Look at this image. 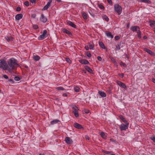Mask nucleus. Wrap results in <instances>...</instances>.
Returning <instances> with one entry per match:
<instances>
[{"label":"nucleus","mask_w":155,"mask_h":155,"mask_svg":"<svg viewBox=\"0 0 155 155\" xmlns=\"http://www.w3.org/2000/svg\"><path fill=\"white\" fill-rule=\"evenodd\" d=\"M40 19L41 22L43 23H45L47 20V18L43 14L41 15Z\"/></svg>","instance_id":"nucleus-8"},{"label":"nucleus","mask_w":155,"mask_h":155,"mask_svg":"<svg viewBox=\"0 0 155 155\" xmlns=\"http://www.w3.org/2000/svg\"><path fill=\"white\" fill-rule=\"evenodd\" d=\"M99 44L100 47H101L102 48L104 49L105 48V47L104 44V43L101 41H99Z\"/></svg>","instance_id":"nucleus-22"},{"label":"nucleus","mask_w":155,"mask_h":155,"mask_svg":"<svg viewBox=\"0 0 155 155\" xmlns=\"http://www.w3.org/2000/svg\"><path fill=\"white\" fill-rule=\"evenodd\" d=\"M152 81H153V82L154 83H155V79L153 78L152 79Z\"/></svg>","instance_id":"nucleus-62"},{"label":"nucleus","mask_w":155,"mask_h":155,"mask_svg":"<svg viewBox=\"0 0 155 155\" xmlns=\"http://www.w3.org/2000/svg\"><path fill=\"white\" fill-rule=\"evenodd\" d=\"M5 39L8 42H9L10 41L11 39H12V37H10L9 38L7 36L5 37Z\"/></svg>","instance_id":"nucleus-37"},{"label":"nucleus","mask_w":155,"mask_h":155,"mask_svg":"<svg viewBox=\"0 0 155 155\" xmlns=\"http://www.w3.org/2000/svg\"><path fill=\"white\" fill-rule=\"evenodd\" d=\"M120 44H117L116 45V48H115V51H117L118 50H120Z\"/></svg>","instance_id":"nucleus-30"},{"label":"nucleus","mask_w":155,"mask_h":155,"mask_svg":"<svg viewBox=\"0 0 155 155\" xmlns=\"http://www.w3.org/2000/svg\"><path fill=\"white\" fill-rule=\"evenodd\" d=\"M140 1L141 2H144L148 4H150L151 1L150 0H140Z\"/></svg>","instance_id":"nucleus-26"},{"label":"nucleus","mask_w":155,"mask_h":155,"mask_svg":"<svg viewBox=\"0 0 155 155\" xmlns=\"http://www.w3.org/2000/svg\"><path fill=\"white\" fill-rule=\"evenodd\" d=\"M103 19L105 21L108 22L109 21V18L106 15H104L103 16Z\"/></svg>","instance_id":"nucleus-28"},{"label":"nucleus","mask_w":155,"mask_h":155,"mask_svg":"<svg viewBox=\"0 0 155 155\" xmlns=\"http://www.w3.org/2000/svg\"><path fill=\"white\" fill-rule=\"evenodd\" d=\"M52 1H50L48 2L47 4L42 9V10H47L50 6L51 4V2Z\"/></svg>","instance_id":"nucleus-11"},{"label":"nucleus","mask_w":155,"mask_h":155,"mask_svg":"<svg viewBox=\"0 0 155 155\" xmlns=\"http://www.w3.org/2000/svg\"><path fill=\"white\" fill-rule=\"evenodd\" d=\"M62 31L64 33H65L68 35H72V34L71 32L69 31H68V30H67V29H66L65 28H63L62 30Z\"/></svg>","instance_id":"nucleus-16"},{"label":"nucleus","mask_w":155,"mask_h":155,"mask_svg":"<svg viewBox=\"0 0 155 155\" xmlns=\"http://www.w3.org/2000/svg\"><path fill=\"white\" fill-rule=\"evenodd\" d=\"M73 126L78 129H83L84 128L83 126L80 124L77 123H74V124Z\"/></svg>","instance_id":"nucleus-9"},{"label":"nucleus","mask_w":155,"mask_h":155,"mask_svg":"<svg viewBox=\"0 0 155 155\" xmlns=\"http://www.w3.org/2000/svg\"><path fill=\"white\" fill-rule=\"evenodd\" d=\"M21 10V8L19 7H17L16 10L17 11H19Z\"/></svg>","instance_id":"nucleus-53"},{"label":"nucleus","mask_w":155,"mask_h":155,"mask_svg":"<svg viewBox=\"0 0 155 155\" xmlns=\"http://www.w3.org/2000/svg\"><path fill=\"white\" fill-rule=\"evenodd\" d=\"M118 75L121 78H123L124 77V74L123 73H118Z\"/></svg>","instance_id":"nucleus-44"},{"label":"nucleus","mask_w":155,"mask_h":155,"mask_svg":"<svg viewBox=\"0 0 155 155\" xmlns=\"http://www.w3.org/2000/svg\"><path fill=\"white\" fill-rule=\"evenodd\" d=\"M97 59L98 60H99L100 61H101L102 60V58L100 56H98L97 57Z\"/></svg>","instance_id":"nucleus-51"},{"label":"nucleus","mask_w":155,"mask_h":155,"mask_svg":"<svg viewBox=\"0 0 155 155\" xmlns=\"http://www.w3.org/2000/svg\"><path fill=\"white\" fill-rule=\"evenodd\" d=\"M119 118L121 120L123 121L125 119L124 117L122 115H120L119 116Z\"/></svg>","instance_id":"nucleus-41"},{"label":"nucleus","mask_w":155,"mask_h":155,"mask_svg":"<svg viewBox=\"0 0 155 155\" xmlns=\"http://www.w3.org/2000/svg\"><path fill=\"white\" fill-rule=\"evenodd\" d=\"M25 5L27 6H28L29 5V3L28 1H26L24 3Z\"/></svg>","instance_id":"nucleus-46"},{"label":"nucleus","mask_w":155,"mask_h":155,"mask_svg":"<svg viewBox=\"0 0 155 155\" xmlns=\"http://www.w3.org/2000/svg\"><path fill=\"white\" fill-rule=\"evenodd\" d=\"M150 139L152 140L154 143H155V136H152L151 137H150Z\"/></svg>","instance_id":"nucleus-33"},{"label":"nucleus","mask_w":155,"mask_h":155,"mask_svg":"<svg viewBox=\"0 0 155 155\" xmlns=\"http://www.w3.org/2000/svg\"><path fill=\"white\" fill-rule=\"evenodd\" d=\"M110 141H112L114 142H115V140H114V139H110Z\"/></svg>","instance_id":"nucleus-60"},{"label":"nucleus","mask_w":155,"mask_h":155,"mask_svg":"<svg viewBox=\"0 0 155 155\" xmlns=\"http://www.w3.org/2000/svg\"><path fill=\"white\" fill-rule=\"evenodd\" d=\"M23 17V15L21 14H19L16 15L15 18L16 20H19Z\"/></svg>","instance_id":"nucleus-17"},{"label":"nucleus","mask_w":155,"mask_h":155,"mask_svg":"<svg viewBox=\"0 0 155 155\" xmlns=\"http://www.w3.org/2000/svg\"><path fill=\"white\" fill-rule=\"evenodd\" d=\"M89 47L90 49L94 50V45L92 44L89 45Z\"/></svg>","instance_id":"nucleus-35"},{"label":"nucleus","mask_w":155,"mask_h":155,"mask_svg":"<svg viewBox=\"0 0 155 155\" xmlns=\"http://www.w3.org/2000/svg\"><path fill=\"white\" fill-rule=\"evenodd\" d=\"M67 24L73 28H76V25L72 21L67 20L66 21Z\"/></svg>","instance_id":"nucleus-13"},{"label":"nucleus","mask_w":155,"mask_h":155,"mask_svg":"<svg viewBox=\"0 0 155 155\" xmlns=\"http://www.w3.org/2000/svg\"><path fill=\"white\" fill-rule=\"evenodd\" d=\"M14 80L17 81H18L20 80L19 77L18 76H15L14 77Z\"/></svg>","instance_id":"nucleus-43"},{"label":"nucleus","mask_w":155,"mask_h":155,"mask_svg":"<svg viewBox=\"0 0 155 155\" xmlns=\"http://www.w3.org/2000/svg\"><path fill=\"white\" fill-rule=\"evenodd\" d=\"M120 65H121V66L124 67L126 68L127 67V65L126 64H125L122 61H121L120 63Z\"/></svg>","instance_id":"nucleus-34"},{"label":"nucleus","mask_w":155,"mask_h":155,"mask_svg":"<svg viewBox=\"0 0 155 155\" xmlns=\"http://www.w3.org/2000/svg\"><path fill=\"white\" fill-rule=\"evenodd\" d=\"M144 50L145 51H146L147 53L151 55H154V53L149 49L145 48H144Z\"/></svg>","instance_id":"nucleus-19"},{"label":"nucleus","mask_w":155,"mask_h":155,"mask_svg":"<svg viewBox=\"0 0 155 155\" xmlns=\"http://www.w3.org/2000/svg\"><path fill=\"white\" fill-rule=\"evenodd\" d=\"M33 58L34 60L35 61H38L40 60V57L39 56L36 55L34 56Z\"/></svg>","instance_id":"nucleus-25"},{"label":"nucleus","mask_w":155,"mask_h":155,"mask_svg":"<svg viewBox=\"0 0 155 155\" xmlns=\"http://www.w3.org/2000/svg\"><path fill=\"white\" fill-rule=\"evenodd\" d=\"M84 68L86 70L90 73H93V70L88 66L85 65Z\"/></svg>","instance_id":"nucleus-18"},{"label":"nucleus","mask_w":155,"mask_h":155,"mask_svg":"<svg viewBox=\"0 0 155 155\" xmlns=\"http://www.w3.org/2000/svg\"><path fill=\"white\" fill-rule=\"evenodd\" d=\"M107 1L111 5H112V2L111 0H107Z\"/></svg>","instance_id":"nucleus-52"},{"label":"nucleus","mask_w":155,"mask_h":155,"mask_svg":"<svg viewBox=\"0 0 155 155\" xmlns=\"http://www.w3.org/2000/svg\"><path fill=\"white\" fill-rule=\"evenodd\" d=\"M117 84L119 86L121 87L124 88L126 89L127 87L126 85H125L124 84L121 82L120 81H119L117 80L116 81Z\"/></svg>","instance_id":"nucleus-7"},{"label":"nucleus","mask_w":155,"mask_h":155,"mask_svg":"<svg viewBox=\"0 0 155 155\" xmlns=\"http://www.w3.org/2000/svg\"><path fill=\"white\" fill-rule=\"evenodd\" d=\"M3 77L6 79H8V77L6 75H5V74H4L3 75Z\"/></svg>","instance_id":"nucleus-55"},{"label":"nucleus","mask_w":155,"mask_h":155,"mask_svg":"<svg viewBox=\"0 0 155 155\" xmlns=\"http://www.w3.org/2000/svg\"><path fill=\"white\" fill-rule=\"evenodd\" d=\"M110 59L112 62L115 64L116 65L117 64V63L115 59L114 58L112 57L111 56L109 57Z\"/></svg>","instance_id":"nucleus-23"},{"label":"nucleus","mask_w":155,"mask_h":155,"mask_svg":"<svg viewBox=\"0 0 155 155\" xmlns=\"http://www.w3.org/2000/svg\"><path fill=\"white\" fill-rule=\"evenodd\" d=\"M137 33L138 37L140 38L141 37V31H140V29H138V30L137 31Z\"/></svg>","instance_id":"nucleus-31"},{"label":"nucleus","mask_w":155,"mask_h":155,"mask_svg":"<svg viewBox=\"0 0 155 155\" xmlns=\"http://www.w3.org/2000/svg\"><path fill=\"white\" fill-rule=\"evenodd\" d=\"M98 7L101 9H104V7L101 4H98Z\"/></svg>","instance_id":"nucleus-38"},{"label":"nucleus","mask_w":155,"mask_h":155,"mask_svg":"<svg viewBox=\"0 0 155 155\" xmlns=\"http://www.w3.org/2000/svg\"><path fill=\"white\" fill-rule=\"evenodd\" d=\"M79 62L82 64H87L89 63V62L86 59H81L79 60Z\"/></svg>","instance_id":"nucleus-12"},{"label":"nucleus","mask_w":155,"mask_h":155,"mask_svg":"<svg viewBox=\"0 0 155 155\" xmlns=\"http://www.w3.org/2000/svg\"><path fill=\"white\" fill-rule=\"evenodd\" d=\"M100 135L102 138H105L106 137V136L104 134V133L103 132H101L100 134Z\"/></svg>","instance_id":"nucleus-32"},{"label":"nucleus","mask_w":155,"mask_h":155,"mask_svg":"<svg viewBox=\"0 0 155 155\" xmlns=\"http://www.w3.org/2000/svg\"><path fill=\"white\" fill-rule=\"evenodd\" d=\"M87 56L89 58H90L91 56V53L89 51H87L86 53Z\"/></svg>","instance_id":"nucleus-40"},{"label":"nucleus","mask_w":155,"mask_h":155,"mask_svg":"<svg viewBox=\"0 0 155 155\" xmlns=\"http://www.w3.org/2000/svg\"><path fill=\"white\" fill-rule=\"evenodd\" d=\"M85 138L86 140H89V137L87 136H86Z\"/></svg>","instance_id":"nucleus-58"},{"label":"nucleus","mask_w":155,"mask_h":155,"mask_svg":"<svg viewBox=\"0 0 155 155\" xmlns=\"http://www.w3.org/2000/svg\"><path fill=\"white\" fill-rule=\"evenodd\" d=\"M18 61L13 58L9 59L8 61V71L9 72H11L13 70L16 69V66H19L18 63Z\"/></svg>","instance_id":"nucleus-1"},{"label":"nucleus","mask_w":155,"mask_h":155,"mask_svg":"<svg viewBox=\"0 0 155 155\" xmlns=\"http://www.w3.org/2000/svg\"><path fill=\"white\" fill-rule=\"evenodd\" d=\"M83 111L84 113L86 114H87L90 112V110L87 109H84Z\"/></svg>","instance_id":"nucleus-39"},{"label":"nucleus","mask_w":155,"mask_h":155,"mask_svg":"<svg viewBox=\"0 0 155 155\" xmlns=\"http://www.w3.org/2000/svg\"><path fill=\"white\" fill-rule=\"evenodd\" d=\"M29 1L32 3V4H35L36 0H29Z\"/></svg>","instance_id":"nucleus-49"},{"label":"nucleus","mask_w":155,"mask_h":155,"mask_svg":"<svg viewBox=\"0 0 155 155\" xmlns=\"http://www.w3.org/2000/svg\"><path fill=\"white\" fill-rule=\"evenodd\" d=\"M82 16L84 19H87V15L86 13L84 12H82Z\"/></svg>","instance_id":"nucleus-24"},{"label":"nucleus","mask_w":155,"mask_h":155,"mask_svg":"<svg viewBox=\"0 0 155 155\" xmlns=\"http://www.w3.org/2000/svg\"><path fill=\"white\" fill-rule=\"evenodd\" d=\"M39 155H44V154L43 153H40L39 154Z\"/></svg>","instance_id":"nucleus-64"},{"label":"nucleus","mask_w":155,"mask_h":155,"mask_svg":"<svg viewBox=\"0 0 155 155\" xmlns=\"http://www.w3.org/2000/svg\"><path fill=\"white\" fill-rule=\"evenodd\" d=\"M72 109L74 110L73 113H74L75 116L77 117H79V115L78 111L79 110L78 108L75 105H73L71 106Z\"/></svg>","instance_id":"nucleus-4"},{"label":"nucleus","mask_w":155,"mask_h":155,"mask_svg":"<svg viewBox=\"0 0 155 155\" xmlns=\"http://www.w3.org/2000/svg\"><path fill=\"white\" fill-rule=\"evenodd\" d=\"M63 96L64 97H67L68 96V95L66 93H64L63 94Z\"/></svg>","instance_id":"nucleus-57"},{"label":"nucleus","mask_w":155,"mask_h":155,"mask_svg":"<svg viewBox=\"0 0 155 155\" xmlns=\"http://www.w3.org/2000/svg\"><path fill=\"white\" fill-rule=\"evenodd\" d=\"M143 38L144 39H147V37L146 36H144L143 37Z\"/></svg>","instance_id":"nucleus-61"},{"label":"nucleus","mask_w":155,"mask_h":155,"mask_svg":"<svg viewBox=\"0 0 155 155\" xmlns=\"http://www.w3.org/2000/svg\"><path fill=\"white\" fill-rule=\"evenodd\" d=\"M8 82H10L11 83H14L13 79H10L8 80Z\"/></svg>","instance_id":"nucleus-54"},{"label":"nucleus","mask_w":155,"mask_h":155,"mask_svg":"<svg viewBox=\"0 0 155 155\" xmlns=\"http://www.w3.org/2000/svg\"><path fill=\"white\" fill-rule=\"evenodd\" d=\"M65 60L68 63H70L71 62V60L69 58H66Z\"/></svg>","instance_id":"nucleus-42"},{"label":"nucleus","mask_w":155,"mask_h":155,"mask_svg":"<svg viewBox=\"0 0 155 155\" xmlns=\"http://www.w3.org/2000/svg\"><path fill=\"white\" fill-rule=\"evenodd\" d=\"M98 94L102 97H105L106 96L105 93L103 91H99Z\"/></svg>","instance_id":"nucleus-20"},{"label":"nucleus","mask_w":155,"mask_h":155,"mask_svg":"<svg viewBox=\"0 0 155 155\" xmlns=\"http://www.w3.org/2000/svg\"><path fill=\"white\" fill-rule=\"evenodd\" d=\"M74 91L77 92H79L80 91L79 88L78 87L76 86H74Z\"/></svg>","instance_id":"nucleus-27"},{"label":"nucleus","mask_w":155,"mask_h":155,"mask_svg":"<svg viewBox=\"0 0 155 155\" xmlns=\"http://www.w3.org/2000/svg\"><path fill=\"white\" fill-rule=\"evenodd\" d=\"M123 122H124L126 125H129V123L125 119L123 121Z\"/></svg>","instance_id":"nucleus-48"},{"label":"nucleus","mask_w":155,"mask_h":155,"mask_svg":"<svg viewBox=\"0 0 155 155\" xmlns=\"http://www.w3.org/2000/svg\"><path fill=\"white\" fill-rule=\"evenodd\" d=\"M105 34L107 37L111 38H113L114 37V36L111 34L110 32L108 31H106L105 32Z\"/></svg>","instance_id":"nucleus-15"},{"label":"nucleus","mask_w":155,"mask_h":155,"mask_svg":"<svg viewBox=\"0 0 155 155\" xmlns=\"http://www.w3.org/2000/svg\"><path fill=\"white\" fill-rule=\"evenodd\" d=\"M120 38V37L119 36H116L114 37V39L115 40H118Z\"/></svg>","instance_id":"nucleus-50"},{"label":"nucleus","mask_w":155,"mask_h":155,"mask_svg":"<svg viewBox=\"0 0 155 155\" xmlns=\"http://www.w3.org/2000/svg\"><path fill=\"white\" fill-rule=\"evenodd\" d=\"M130 30L133 31H137L138 29H140L138 26H133L130 28Z\"/></svg>","instance_id":"nucleus-14"},{"label":"nucleus","mask_w":155,"mask_h":155,"mask_svg":"<svg viewBox=\"0 0 155 155\" xmlns=\"http://www.w3.org/2000/svg\"><path fill=\"white\" fill-rule=\"evenodd\" d=\"M129 125L125 124H122L119 126V128L121 131L126 130L127 129Z\"/></svg>","instance_id":"nucleus-5"},{"label":"nucleus","mask_w":155,"mask_h":155,"mask_svg":"<svg viewBox=\"0 0 155 155\" xmlns=\"http://www.w3.org/2000/svg\"><path fill=\"white\" fill-rule=\"evenodd\" d=\"M66 143L68 144H71L73 143V141L69 137H66L65 138Z\"/></svg>","instance_id":"nucleus-10"},{"label":"nucleus","mask_w":155,"mask_h":155,"mask_svg":"<svg viewBox=\"0 0 155 155\" xmlns=\"http://www.w3.org/2000/svg\"><path fill=\"white\" fill-rule=\"evenodd\" d=\"M59 122H60V121L59 120L57 119H55L51 121L50 124L53 125L58 123Z\"/></svg>","instance_id":"nucleus-21"},{"label":"nucleus","mask_w":155,"mask_h":155,"mask_svg":"<svg viewBox=\"0 0 155 155\" xmlns=\"http://www.w3.org/2000/svg\"><path fill=\"white\" fill-rule=\"evenodd\" d=\"M129 25H130V23H128L127 24V28H129Z\"/></svg>","instance_id":"nucleus-63"},{"label":"nucleus","mask_w":155,"mask_h":155,"mask_svg":"<svg viewBox=\"0 0 155 155\" xmlns=\"http://www.w3.org/2000/svg\"><path fill=\"white\" fill-rule=\"evenodd\" d=\"M55 89L58 91H64L65 90L64 88L62 87H59L55 88Z\"/></svg>","instance_id":"nucleus-29"},{"label":"nucleus","mask_w":155,"mask_h":155,"mask_svg":"<svg viewBox=\"0 0 155 155\" xmlns=\"http://www.w3.org/2000/svg\"><path fill=\"white\" fill-rule=\"evenodd\" d=\"M84 48L87 50H88L89 49V47L87 46H85L84 47Z\"/></svg>","instance_id":"nucleus-56"},{"label":"nucleus","mask_w":155,"mask_h":155,"mask_svg":"<svg viewBox=\"0 0 155 155\" xmlns=\"http://www.w3.org/2000/svg\"><path fill=\"white\" fill-rule=\"evenodd\" d=\"M47 33V31L46 30L43 31V33L38 38L39 40H42L45 38V35Z\"/></svg>","instance_id":"nucleus-6"},{"label":"nucleus","mask_w":155,"mask_h":155,"mask_svg":"<svg viewBox=\"0 0 155 155\" xmlns=\"http://www.w3.org/2000/svg\"><path fill=\"white\" fill-rule=\"evenodd\" d=\"M149 22L150 23V26L151 27H153L155 24V21H150Z\"/></svg>","instance_id":"nucleus-36"},{"label":"nucleus","mask_w":155,"mask_h":155,"mask_svg":"<svg viewBox=\"0 0 155 155\" xmlns=\"http://www.w3.org/2000/svg\"><path fill=\"white\" fill-rule=\"evenodd\" d=\"M103 152L106 154H109L112 152L111 151H108L106 150L103 151Z\"/></svg>","instance_id":"nucleus-45"},{"label":"nucleus","mask_w":155,"mask_h":155,"mask_svg":"<svg viewBox=\"0 0 155 155\" xmlns=\"http://www.w3.org/2000/svg\"><path fill=\"white\" fill-rule=\"evenodd\" d=\"M114 9L115 11L117 12L119 15L121 14L122 12V8L118 4H115L114 5Z\"/></svg>","instance_id":"nucleus-3"},{"label":"nucleus","mask_w":155,"mask_h":155,"mask_svg":"<svg viewBox=\"0 0 155 155\" xmlns=\"http://www.w3.org/2000/svg\"><path fill=\"white\" fill-rule=\"evenodd\" d=\"M31 17L33 18H35L36 17V15L35 14L32 15Z\"/></svg>","instance_id":"nucleus-59"},{"label":"nucleus","mask_w":155,"mask_h":155,"mask_svg":"<svg viewBox=\"0 0 155 155\" xmlns=\"http://www.w3.org/2000/svg\"><path fill=\"white\" fill-rule=\"evenodd\" d=\"M33 28L34 29H36L38 28V25H33Z\"/></svg>","instance_id":"nucleus-47"},{"label":"nucleus","mask_w":155,"mask_h":155,"mask_svg":"<svg viewBox=\"0 0 155 155\" xmlns=\"http://www.w3.org/2000/svg\"><path fill=\"white\" fill-rule=\"evenodd\" d=\"M8 65L6 61L4 59L0 60V68L8 71Z\"/></svg>","instance_id":"nucleus-2"}]
</instances>
